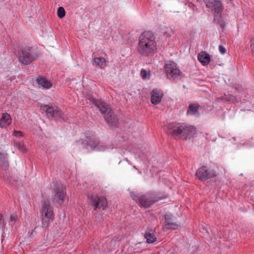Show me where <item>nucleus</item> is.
<instances>
[{
    "mask_svg": "<svg viewBox=\"0 0 254 254\" xmlns=\"http://www.w3.org/2000/svg\"><path fill=\"white\" fill-rule=\"evenodd\" d=\"M156 38L151 31H145L139 37L137 51L142 56L150 57L156 51Z\"/></svg>",
    "mask_w": 254,
    "mask_h": 254,
    "instance_id": "nucleus-1",
    "label": "nucleus"
},
{
    "mask_svg": "<svg viewBox=\"0 0 254 254\" xmlns=\"http://www.w3.org/2000/svg\"><path fill=\"white\" fill-rule=\"evenodd\" d=\"M166 132L174 138H181L187 140L195 133V129L193 126L185 124L180 125L176 123H169L167 125Z\"/></svg>",
    "mask_w": 254,
    "mask_h": 254,
    "instance_id": "nucleus-2",
    "label": "nucleus"
},
{
    "mask_svg": "<svg viewBox=\"0 0 254 254\" xmlns=\"http://www.w3.org/2000/svg\"><path fill=\"white\" fill-rule=\"evenodd\" d=\"M132 199L138 203L140 207L148 208L155 203L166 197L156 192H149L144 194L136 193L134 192L130 193Z\"/></svg>",
    "mask_w": 254,
    "mask_h": 254,
    "instance_id": "nucleus-3",
    "label": "nucleus"
},
{
    "mask_svg": "<svg viewBox=\"0 0 254 254\" xmlns=\"http://www.w3.org/2000/svg\"><path fill=\"white\" fill-rule=\"evenodd\" d=\"M40 213L42 216V226L46 228L48 226L49 222L53 220L55 217L53 207L51 205L49 200H43L41 201Z\"/></svg>",
    "mask_w": 254,
    "mask_h": 254,
    "instance_id": "nucleus-4",
    "label": "nucleus"
},
{
    "mask_svg": "<svg viewBox=\"0 0 254 254\" xmlns=\"http://www.w3.org/2000/svg\"><path fill=\"white\" fill-rule=\"evenodd\" d=\"M38 57V55L32 47H25L21 50L18 59L20 63L27 65L32 63Z\"/></svg>",
    "mask_w": 254,
    "mask_h": 254,
    "instance_id": "nucleus-5",
    "label": "nucleus"
},
{
    "mask_svg": "<svg viewBox=\"0 0 254 254\" xmlns=\"http://www.w3.org/2000/svg\"><path fill=\"white\" fill-rule=\"evenodd\" d=\"M196 178L201 182L214 178L217 176L215 170L207 165H202L196 170L195 174Z\"/></svg>",
    "mask_w": 254,
    "mask_h": 254,
    "instance_id": "nucleus-6",
    "label": "nucleus"
},
{
    "mask_svg": "<svg viewBox=\"0 0 254 254\" xmlns=\"http://www.w3.org/2000/svg\"><path fill=\"white\" fill-rule=\"evenodd\" d=\"M78 142L82 145L83 148L91 150L103 151L106 148L100 145L98 138L93 135L86 136V140L81 139Z\"/></svg>",
    "mask_w": 254,
    "mask_h": 254,
    "instance_id": "nucleus-7",
    "label": "nucleus"
},
{
    "mask_svg": "<svg viewBox=\"0 0 254 254\" xmlns=\"http://www.w3.org/2000/svg\"><path fill=\"white\" fill-rule=\"evenodd\" d=\"M40 109L46 112L47 117L50 119L54 118L56 121H64V113L57 107H52L48 105H41Z\"/></svg>",
    "mask_w": 254,
    "mask_h": 254,
    "instance_id": "nucleus-8",
    "label": "nucleus"
},
{
    "mask_svg": "<svg viewBox=\"0 0 254 254\" xmlns=\"http://www.w3.org/2000/svg\"><path fill=\"white\" fill-rule=\"evenodd\" d=\"M164 70L169 78H174L182 74L180 69L177 67L176 64L172 61H170L165 64Z\"/></svg>",
    "mask_w": 254,
    "mask_h": 254,
    "instance_id": "nucleus-9",
    "label": "nucleus"
},
{
    "mask_svg": "<svg viewBox=\"0 0 254 254\" xmlns=\"http://www.w3.org/2000/svg\"><path fill=\"white\" fill-rule=\"evenodd\" d=\"M206 6L214 14L220 13L223 10L221 0H203Z\"/></svg>",
    "mask_w": 254,
    "mask_h": 254,
    "instance_id": "nucleus-10",
    "label": "nucleus"
},
{
    "mask_svg": "<svg viewBox=\"0 0 254 254\" xmlns=\"http://www.w3.org/2000/svg\"><path fill=\"white\" fill-rule=\"evenodd\" d=\"M90 201L91 205L94 207V210L100 208L104 210L107 206L106 198L103 196L99 197L97 195H92L90 197Z\"/></svg>",
    "mask_w": 254,
    "mask_h": 254,
    "instance_id": "nucleus-11",
    "label": "nucleus"
},
{
    "mask_svg": "<svg viewBox=\"0 0 254 254\" xmlns=\"http://www.w3.org/2000/svg\"><path fill=\"white\" fill-rule=\"evenodd\" d=\"M55 194L53 198V202L57 203L60 206L63 203L65 198V193L62 187L55 186L54 187Z\"/></svg>",
    "mask_w": 254,
    "mask_h": 254,
    "instance_id": "nucleus-12",
    "label": "nucleus"
},
{
    "mask_svg": "<svg viewBox=\"0 0 254 254\" xmlns=\"http://www.w3.org/2000/svg\"><path fill=\"white\" fill-rule=\"evenodd\" d=\"M91 101L95 106L99 108L101 113L104 114V116L112 112L110 106L106 103L94 98H91Z\"/></svg>",
    "mask_w": 254,
    "mask_h": 254,
    "instance_id": "nucleus-13",
    "label": "nucleus"
},
{
    "mask_svg": "<svg viewBox=\"0 0 254 254\" xmlns=\"http://www.w3.org/2000/svg\"><path fill=\"white\" fill-rule=\"evenodd\" d=\"M164 226L167 230L173 229L177 230L180 227V225L175 222L173 220V216L171 214H166L164 216Z\"/></svg>",
    "mask_w": 254,
    "mask_h": 254,
    "instance_id": "nucleus-14",
    "label": "nucleus"
},
{
    "mask_svg": "<svg viewBox=\"0 0 254 254\" xmlns=\"http://www.w3.org/2000/svg\"><path fill=\"white\" fill-rule=\"evenodd\" d=\"M104 118L109 126L114 127H118V119L113 111L104 116Z\"/></svg>",
    "mask_w": 254,
    "mask_h": 254,
    "instance_id": "nucleus-15",
    "label": "nucleus"
},
{
    "mask_svg": "<svg viewBox=\"0 0 254 254\" xmlns=\"http://www.w3.org/2000/svg\"><path fill=\"white\" fill-rule=\"evenodd\" d=\"M163 94L158 89H154L151 93V101L154 105H157L161 102Z\"/></svg>",
    "mask_w": 254,
    "mask_h": 254,
    "instance_id": "nucleus-16",
    "label": "nucleus"
},
{
    "mask_svg": "<svg viewBox=\"0 0 254 254\" xmlns=\"http://www.w3.org/2000/svg\"><path fill=\"white\" fill-rule=\"evenodd\" d=\"M197 59L203 66L207 65L211 61L210 55L205 51L200 52L197 55Z\"/></svg>",
    "mask_w": 254,
    "mask_h": 254,
    "instance_id": "nucleus-17",
    "label": "nucleus"
},
{
    "mask_svg": "<svg viewBox=\"0 0 254 254\" xmlns=\"http://www.w3.org/2000/svg\"><path fill=\"white\" fill-rule=\"evenodd\" d=\"M11 124V118L10 115L7 113H3L0 119V127L1 128H6L7 126Z\"/></svg>",
    "mask_w": 254,
    "mask_h": 254,
    "instance_id": "nucleus-18",
    "label": "nucleus"
},
{
    "mask_svg": "<svg viewBox=\"0 0 254 254\" xmlns=\"http://www.w3.org/2000/svg\"><path fill=\"white\" fill-rule=\"evenodd\" d=\"M36 83L44 89H49L52 87L51 82L42 77H39L36 80Z\"/></svg>",
    "mask_w": 254,
    "mask_h": 254,
    "instance_id": "nucleus-19",
    "label": "nucleus"
},
{
    "mask_svg": "<svg viewBox=\"0 0 254 254\" xmlns=\"http://www.w3.org/2000/svg\"><path fill=\"white\" fill-rule=\"evenodd\" d=\"M92 64L101 68L104 67L106 65V60L103 58H95L92 60Z\"/></svg>",
    "mask_w": 254,
    "mask_h": 254,
    "instance_id": "nucleus-20",
    "label": "nucleus"
},
{
    "mask_svg": "<svg viewBox=\"0 0 254 254\" xmlns=\"http://www.w3.org/2000/svg\"><path fill=\"white\" fill-rule=\"evenodd\" d=\"M199 105L198 104H191L187 110V114L190 115H198Z\"/></svg>",
    "mask_w": 254,
    "mask_h": 254,
    "instance_id": "nucleus-21",
    "label": "nucleus"
},
{
    "mask_svg": "<svg viewBox=\"0 0 254 254\" xmlns=\"http://www.w3.org/2000/svg\"><path fill=\"white\" fill-rule=\"evenodd\" d=\"M144 238L148 244L153 243L157 240L156 237L154 235L152 230L146 231L144 234Z\"/></svg>",
    "mask_w": 254,
    "mask_h": 254,
    "instance_id": "nucleus-22",
    "label": "nucleus"
},
{
    "mask_svg": "<svg viewBox=\"0 0 254 254\" xmlns=\"http://www.w3.org/2000/svg\"><path fill=\"white\" fill-rule=\"evenodd\" d=\"M214 21L216 23L219 24L222 29L225 28L226 25L224 22L221 20V12L214 14Z\"/></svg>",
    "mask_w": 254,
    "mask_h": 254,
    "instance_id": "nucleus-23",
    "label": "nucleus"
},
{
    "mask_svg": "<svg viewBox=\"0 0 254 254\" xmlns=\"http://www.w3.org/2000/svg\"><path fill=\"white\" fill-rule=\"evenodd\" d=\"M0 165L4 170H6L8 167V162L5 157L1 155L0 156Z\"/></svg>",
    "mask_w": 254,
    "mask_h": 254,
    "instance_id": "nucleus-24",
    "label": "nucleus"
},
{
    "mask_svg": "<svg viewBox=\"0 0 254 254\" xmlns=\"http://www.w3.org/2000/svg\"><path fill=\"white\" fill-rule=\"evenodd\" d=\"M223 99H225L228 101H231L233 103L239 102V100L237 99V98L232 95H229L228 96H225V98L223 97Z\"/></svg>",
    "mask_w": 254,
    "mask_h": 254,
    "instance_id": "nucleus-25",
    "label": "nucleus"
},
{
    "mask_svg": "<svg viewBox=\"0 0 254 254\" xmlns=\"http://www.w3.org/2000/svg\"><path fill=\"white\" fill-rule=\"evenodd\" d=\"M65 10L63 7H59L57 10V14L59 18H62L65 16Z\"/></svg>",
    "mask_w": 254,
    "mask_h": 254,
    "instance_id": "nucleus-26",
    "label": "nucleus"
},
{
    "mask_svg": "<svg viewBox=\"0 0 254 254\" xmlns=\"http://www.w3.org/2000/svg\"><path fill=\"white\" fill-rule=\"evenodd\" d=\"M17 219V216L16 214H12L10 216V221L9 222L12 224L15 223Z\"/></svg>",
    "mask_w": 254,
    "mask_h": 254,
    "instance_id": "nucleus-27",
    "label": "nucleus"
},
{
    "mask_svg": "<svg viewBox=\"0 0 254 254\" xmlns=\"http://www.w3.org/2000/svg\"><path fill=\"white\" fill-rule=\"evenodd\" d=\"M250 43L251 52L252 54L254 55V37L251 38Z\"/></svg>",
    "mask_w": 254,
    "mask_h": 254,
    "instance_id": "nucleus-28",
    "label": "nucleus"
},
{
    "mask_svg": "<svg viewBox=\"0 0 254 254\" xmlns=\"http://www.w3.org/2000/svg\"><path fill=\"white\" fill-rule=\"evenodd\" d=\"M13 135L16 137H20L23 136V133L21 131L15 130L13 131Z\"/></svg>",
    "mask_w": 254,
    "mask_h": 254,
    "instance_id": "nucleus-29",
    "label": "nucleus"
},
{
    "mask_svg": "<svg viewBox=\"0 0 254 254\" xmlns=\"http://www.w3.org/2000/svg\"><path fill=\"white\" fill-rule=\"evenodd\" d=\"M140 74H141V76L142 79H146V76H147V72L145 69H141Z\"/></svg>",
    "mask_w": 254,
    "mask_h": 254,
    "instance_id": "nucleus-30",
    "label": "nucleus"
},
{
    "mask_svg": "<svg viewBox=\"0 0 254 254\" xmlns=\"http://www.w3.org/2000/svg\"><path fill=\"white\" fill-rule=\"evenodd\" d=\"M219 50L220 52L223 54H225L226 51V49L222 45H219Z\"/></svg>",
    "mask_w": 254,
    "mask_h": 254,
    "instance_id": "nucleus-31",
    "label": "nucleus"
},
{
    "mask_svg": "<svg viewBox=\"0 0 254 254\" xmlns=\"http://www.w3.org/2000/svg\"><path fill=\"white\" fill-rule=\"evenodd\" d=\"M5 223L3 221V216L2 214L0 213V225H2L3 227L5 225Z\"/></svg>",
    "mask_w": 254,
    "mask_h": 254,
    "instance_id": "nucleus-32",
    "label": "nucleus"
},
{
    "mask_svg": "<svg viewBox=\"0 0 254 254\" xmlns=\"http://www.w3.org/2000/svg\"><path fill=\"white\" fill-rule=\"evenodd\" d=\"M19 149L22 152H25L26 151L25 148L21 144H19Z\"/></svg>",
    "mask_w": 254,
    "mask_h": 254,
    "instance_id": "nucleus-33",
    "label": "nucleus"
},
{
    "mask_svg": "<svg viewBox=\"0 0 254 254\" xmlns=\"http://www.w3.org/2000/svg\"><path fill=\"white\" fill-rule=\"evenodd\" d=\"M235 88L236 90H238L239 89V85H235Z\"/></svg>",
    "mask_w": 254,
    "mask_h": 254,
    "instance_id": "nucleus-34",
    "label": "nucleus"
},
{
    "mask_svg": "<svg viewBox=\"0 0 254 254\" xmlns=\"http://www.w3.org/2000/svg\"><path fill=\"white\" fill-rule=\"evenodd\" d=\"M196 1L197 2H201V0H196Z\"/></svg>",
    "mask_w": 254,
    "mask_h": 254,
    "instance_id": "nucleus-35",
    "label": "nucleus"
},
{
    "mask_svg": "<svg viewBox=\"0 0 254 254\" xmlns=\"http://www.w3.org/2000/svg\"><path fill=\"white\" fill-rule=\"evenodd\" d=\"M5 0H0V2H2L3 1H4Z\"/></svg>",
    "mask_w": 254,
    "mask_h": 254,
    "instance_id": "nucleus-36",
    "label": "nucleus"
}]
</instances>
